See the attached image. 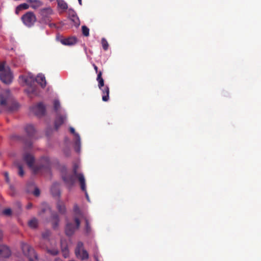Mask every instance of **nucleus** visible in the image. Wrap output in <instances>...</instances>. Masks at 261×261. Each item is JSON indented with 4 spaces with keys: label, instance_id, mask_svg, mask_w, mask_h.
Here are the masks:
<instances>
[{
    "label": "nucleus",
    "instance_id": "obj_38",
    "mask_svg": "<svg viewBox=\"0 0 261 261\" xmlns=\"http://www.w3.org/2000/svg\"><path fill=\"white\" fill-rule=\"evenodd\" d=\"M69 14L70 15H71L73 17V18L76 17L75 12L72 9L69 10Z\"/></svg>",
    "mask_w": 261,
    "mask_h": 261
},
{
    "label": "nucleus",
    "instance_id": "obj_50",
    "mask_svg": "<svg viewBox=\"0 0 261 261\" xmlns=\"http://www.w3.org/2000/svg\"><path fill=\"white\" fill-rule=\"evenodd\" d=\"M84 191V192H86V196L88 197V195H87L86 190V191Z\"/></svg>",
    "mask_w": 261,
    "mask_h": 261
},
{
    "label": "nucleus",
    "instance_id": "obj_30",
    "mask_svg": "<svg viewBox=\"0 0 261 261\" xmlns=\"http://www.w3.org/2000/svg\"><path fill=\"white\" fill-rule=\"evenodd\" d=\"M82 33L85 36H88L89 35V29L88 27L85 25H83L82 27Z\"/></svg>",
    "mask_w": 261,
    "mask_h": 261
},
{
    "label": "nucleus",
    "instance_id": "obj_46",
    "mask_svg": "<svg viewBox=\"0 0 261 261\" xmlns=\"http://www.w3.org/2000/svg\"><path fill=\"white\" fill-rule=\"evenodd\" d=\"M3 232L2 231H1V230L0 229V242L3 239Z\"/></svg>",
    "mask_w": 261,
    "mask_h": 261
},
{
    "label": "nucleus",
    "instance_id": "obj_1",
    "mask_svg": "<svg viewBox=\"0 0 261 261\" xmlns=\"http://www.w3.org/2000/svg\"><path fill=\"white\" fill-rule=\"evenodd\" d=\"M23 160L28 166L33 169L35 173L39 172L41 170L48 169L50 167V161L48 157L43 156L41 158L39 163L36 165H34V157L30 153H25L23 155Z\"/></svg>",
    "mask_w": 261,
    "mask_h": 261
},
{
    "label": "nucleus",
    "instance_id": "obj_9",
    "mask_svg": "<svg viewBox=\"0 0 261 261\" xmlns=\"http://www.w3.org/2000/svg\"><path fill=\"white\" fill-rule=\"evenodd\" d=\"M31 111L36 116L42 117L45 114L46 109L43 103L39 102L31 108Z\"/></svg>",
    "mask_w": 261,
    "mask_h": 261
},
{
    "label": "nucleus",
    "instance_id": "obj_31",
    "mask_svg": "<svg viewBox=\"0 0 261 261\" xmlns=\"http://www.w3.org/2000/svg\"><path fill=\"white\" fill-rule=\"evenodd\" d=\"M101 44L102 46V48L105 50H108L109 44L105 38H102L101 39Z\"/></svg>",
    "mask_w": 261,
    "mask_h": 261
},
{
    "label": "nucleus",
    "instance_id": "obj_51",
    "mask_svg": "<svg viewBox=\"0 0 261 261\" xmlns=\"http://www.w3.org/2000/svg\"><path fill=\"white\" fill-rule=\"evenodd\" d=\"M0 261H5V260L4 259H0Z\"/></svg>",
    "mask_w": 261,
    "mask_h": 261
},
{
    "label": "nucleus",
    "instance_id": "obj_36",
    "mask_svg": "<svg viewBox=\"0 0 261 261\" xmlns=\"http://www.w3.org/2000/svg\"><path fill=\"white\" fill-rule=\"evenodd\" d=\"M73 211L76 214L80 215L81 214V210L77 204L74 205Z\"/></svg>",
    "mask_w": 261,
    "mask_h": 261
},
{
    "label": "nucleus",
    "instance_id": "obj_5",
    "mask_svg": "<svg viewBox=\"0 0 261 261\" xmlns=\"http://www.w3.org/2000/svg\"><path fill=\"white\" fill-rule=\"evenodd\" d=\"M21 246L24 255L28 257L30 261H34L38 259L36 253L31 246L25 243H22Z\"/></svg>",
    "mask_w": 261,
    "mask_h": 261
},
{
    "label": "nucleus",
    "instance_id": "obj_19",
    "mask_svg": "<svg viewBox=\"0 0 261 261\" xmlns=\"http://www.w3.org/2000/svg\"><path fill=\"white\" fill-rule=\"evenodd\" d=\"M25 130L29 137H32L35 132L34 126L31 124L27 125L25 127Z\"/></svg>",
    "mask_w": 261,
    "mask_h": 261
},
{
    "label": "nucleus",
    "instance_id": "obj_27",
    "mask_svg": "<svg viewBox=\"0 0 261 261\" xmlns=\"http://www.w3.org/2000/svg\"><path fill=\"white\" fill-rule=\"evenodd\" d=\"M30 7V5H29L28 4L23 3L18 6L16 9V12L17 13L18 11H20L22 10H26L28 9Z\"/></svg>",
    "mask_w": 261,
    "mask_h": 261
},
{
    "label": "nucleus",
    "instance_id": "obj_34",
    "mask_svg": "<svg viewBox=\"0 0 261 261\" xmlns=\"http://www.w3.org/2000/svg\"><path fill=\"white\" fill-rule=\"evenodd\" d=\"M86 222V231L87 233H89L91 231V228L88 220L86 219L85 220Z\"/></svg>",
    "mask_w": 261,
    "mask_h": 261
},
{
    "label": "nucleus",
    "instance_id": "obj_13",
    "mask_svg": "<svg viewBox=\"0 0 261 261\" xmlns=\"http://www.w3.org/2000/svg\"><path fill=\"white\" fill-rule=\"evenodd\" d=\"M66 116L64 115H58L55 120V128L58 130L60 126L62 125L65 120Z\"/></svg>",
    "mask_w": 261,
    "mask_h": 261
},
{
    "label": "nucleus",
    "instance_id": "obj_40",
    "mask_svg": "<svg viewBox=\"0 0 261 261\" xmlns=\"http://www.w3.org/2000/svg\"><path fill=\"white\" fill-rule=\"evenodd\" d=\"M70 132L71 134H73L75 137H76V134H78L77 133H75V130L74 128L70 127L69 128Z\"/></svg>",
    "mask_w": 261,
    "mask_h": 261
},
{
    "label": "nucleus",
    "instance_id": "obj_37",
    "mask_svg": "<svg viewBox=\"0 0 261 261\" xmlns=\"http://www.w3.org/2000/svg\"><path fill=\"white\" fill-rule=\"evenodd\" d=\"M50 231L48 230H47L42 233V237L45 239H47L49 237V236H50Z\"/></svg>",
    "mask_w": 261,
    "mask_h": 261
},
{
    "label": "nucleus",
    "instance_id": "obj_25",
    "mask_svg": "<svg viewBox=\"0 0 261 261\" xmlns=\"http://www.w3.org/2000/svg\"><path fill=\"white\" fill-rule=\"evenodd\" d=\"M19 78L22 79V80L24 81V82L27 85H28L31 84L32 82H34V81H35L34 78L32 77L31 76L25 77V76L21 75V76H19Z\"/></svg>",
    "mask_w": 261,
    "mask_h": 261
},
{
    "label": "nucleus",
    "instance_id": "obj_22",
    "mask_svg": "<svg viewBox=\"0 0 261 261\" xmlns=\"http://www.w3.org/2000/svg\"><path fill=\"white\" fill-rule=\"evenodd\" d=\"M81 146V139L79 134H76L75 140V149L76 151L79 152Z\"/></svg>",
    "mask_w": 261,
    "mask_h": 261
},
{
    "label": "nucleus",
    "instance_id": "obj_28",
    "mask_svg": "<svg viewBox=\"0 0 261 261\" xmlns=\"http://www.w3.org/2000/svg\"><path fill=\"white\" fill-rule=\"evenodd\" d=\"M29 226L33 228H35L37 226L38 222L37 220L35 218H34L30 221H29Z\"/></svg>",
    "mask_w": 261,
    "mask_h": 261
},
{
    "label": "nucleus",
    "instance_id": "obj_20",
    "mask_svg": "<svg viewBox=\"0 0 261 261\" xmlns=\"http://www.w3.org/2000/svg\"><path fill=\"white\" fill-rule=\"evenodd\" d=\"M98 83V86L99 89H101L102 87H105L104 80L102 77V72L99 71L96 79Z\"/></svg>",
    "mask_w": 261,
    "mask_h": 261
},
{
    "label": "nucleus",
    "instance_id": "obj_39",
    "mask_svg": "<svg viewBox=\"0 0 261 261\" xmlns=\"http://www.w3.org/2000/svg\"><path fill=\"white\" fill-rule=\"evenodd\" d=\"M33 194L35 196H39L40 195V190L38 188H35L34 192H33Z\"/></svg>",
    "mask_w": 261,
    "mask_h": 261
},
{
    "label": "nucleus",
    "instance_id": "obj_4",
    "mask_svg": "<svg viewBox=\"0 0 261 261\" xmlns=\"http://www.w3.org/2000/svg\"><path fill=\"white\" fill-rule=\"evenodd\" d=\"M39 14L40 16V23L49 24L51 21V16L53 14V11L51 7H48L40 9Z\"/></svg>",
    "mask_w": 261,
    "mask_h": 261
},
{
    "label": "nucleus",
    "instance_id": "obj_17",
    "mask_svg": "<svg viewBox=\"0 0 261 261\" xmlns=\"http://www.w3.org/2000/svg\"><path fill=\"white\" fill-rule=\"evenodd\" d=\"M35 81L37 82L42 88H44L46 85V82L44 75L42 74H39L35 79Z\"/></svg>",
    "mask_w": 261,
    "mask_h": 261
},
{
    "label": "nucleus",
    "instance_id": "obj_8",
    "mask_svg": "<svg viewBox=\"0 0 261 261\" xmlns=\"http://www.w3.org/2000/svg\"><path fill=\"white\" fill-rule=\"evenodd\" d=\"M74 221L76 224V226H74L73 224L71 223H67L65 227V233L67 236H72L75 230L77 229L80 225L81 222L78 218L75 217L74 218Z\"/></svg>",
    "mask_w": 261,
    "mask_h": 261
},
{
    "label": "nucleus",
    "instance_id": "obj_10",
    "mask_svg": "<svg viewBox=\"0 0 261 261\" xmlns=\"http://www.w3.org/2000/svg\"><path fill=\"white\" fill-rule=\"evenodd\" d=\"M77 169L78 166L76 164L74 165L73 167V174L78 178L81 190L82 191H86V183L84 176L82 173H77Z\"/></svg>",
    "mask_w": 261,
    "mask_h": 261
},
{
    "label": "nucleus",
    "instance_id": "obj_44",
    "mask_svg": "<svg viewBox=\"0 0 261 261\" xmlns=\"http://www.w3.org/2000/svg\"><path fill=\"white\" fill-rule=\"evenodd\" d=\"M27 92L29 93V92H31V93H33L34 92V88H33V87H31L30 88V90H25Z\"/></svg>",
    "mask_w": 261,
    "mask_h": 261
},
{
    "label": "nucleus",
    "instance_id": "obj_3",
    "mask_svg": "<svg viewBox=\"0 0 261 261\" xmlns=\"http://www.w3.org/2000/svg\"><path fill=\"white\" fill-rule=\"evenodd\" d=\"M0 80L5 84H10L13 80V73L8 66H5L4 63H0Z\"/></svg>",
    "mask_w": 261,
    "mask_h": 261
},
{
    "label": "nucleus",
    "instance_id": "obj_24",
    "mask_svg": "<svg viewBox=\"0 0 261 261\" xmlns=\"http://www.w3.org/2000/svg\"><path fill=\"white\" fill-rule=\"evenodd\" d=\"M58 7L64 10H67L68 8L67 4L64 0H57Z\"/></svg>",
    "mask_w": 261,
    "mask_h": 261
},
{
    "label": "nucleus",
    "instance_id": "obj_15",
    "mask_svg": "<svg viewBox=\"0 0 261 261\" xmlns=\"http://www.w3.org/2000/svg\"><path fill=\"white\" fill-rule=\"evenodd\" d=\"M102 92V99L104 101H108L109 99L110 90L108 86H106L100 89Z\"/></svg>",
    "mask_w": 261,
    "mask_h": 261
},
{
    "label": "nucleus",
    "instance_id": "obj_23",
    "mask_svg": "<svg viewBox=\"0 0 261 261\" xmlns=\"http://www.w3.org/2000/svg\"><path fill=\"white\" fill-rule=\"evenodd\" d=\"M61 250L63 253V255L65 258H66L69 255V251L67 246L66 244L64 245V243L61 242Z\"/></svg>",
    "mask_w": 261,
    "mask_h": 261
},
{
    "label": "nucleus",
    "instance_id": "obj_26",
    "mask_svg": "<svg viewBox=\"0 0 261 261\" xmlns=\"http://www.w3.org/2000/svg\"><path fill=\"white\" fill-rule=\"evenodd\" d=\"M53 219V227L54 229H56L58 226V223L59 221V219L58 215L57 214H54L52 216Z\"/></svg>",
    "mask_w": 261,
    "mask_h": 261
},
{
    "label": "nucleus",
    "instance_id": "obj_12",
    "mask_svg": "<svg viewBox=\"0 0 261 261\" xmlns=\"http://www.w3.org/2000/svg\"><path fill=\"white\" fill-rule=\"evenodd\" d=\"M11 255L9 248L5 245H0V257L7 258Z\"/></svg>",
    "mask_w": 261,
    "mask_h": 261
},
{
    "label": "nucleus",
    "instance_id": "obj_18",
    "mask_svg": "<svg viewBox=\"0 0 261 261\" xmlns=\"http://www.w3.org/2000/svg\"><path fill=\"white\" fill-rule=\"evenodd\" d=\"M51 193L54 196H59L60 195V192L59 189V184L55 183L51 187Z\"/></svg>",
    "mask_w": 261,
    "mask_h": 261
},
{
    "label": "nucleus",
    "instance_id": "obj_45",
    "mask_svg": "<svg viewBox=\"0 0 261 261\" xmlns=\"http://www.w3.org/2000/svg\"><path fill=\"white\" fill-rule=\"evenodd\" d=\"M32 207V204L30 203L27 205V209H30Z\"/></svg>",
    "mask_w": 261,
    "mask_h": 261
},
{
    "label": "nucleus",
    "instance_id": "obj_11",
    "mask_svg": "<svg viewBox=\"0 0 261 261\" xmlns=\"http://www.w3.org/2000/svg\"><path fill=\"white\" fill-rule=\"evenodd\" d=\"M76 177L74 174L68 173L63 174L62 175L63 180L70 188L73 186Z\"/></svg>",
    "mask_w": 261,
    "mask_h": 261
},
{
    "label": "nucleus",
    "instance_id": "obj_7",
    "mask_svg": "<svg viewBox=\"0 0 261 261\" xmlns=\"http://www.w3.org/2000/svg\"><path fill=\"white\" fill-rule=\"evenodd\" d=\"M76 256L81 260L87 259L89 257V254L86 250L83 248L82 242H79L75 250Z\"/></svg>",
    "mask_w": 261,
    "mask_h": 261
},
{
    "label": "nucleus",
    "instance_id": "obj_47",
    "mask_svg": "<svg viewBox=\"0 0 261 261\" xmlns=\"http://www.w3.org/2000/svg\"><path fill=\"white\" fill-rule=\"evenodd\" d=\"M55 261H63L61 259L57 258L55 259Z\"/></svg>",
    "mask_w": 261,
    "mask_h": 261
},
{
    "label": "nucleus",
    "instance_id": "obj_42",
    "mask_svg": "<svg viewBox=\"0 0 261 261\" xmlns=\"http://www.w3.org/2000/svg\"><path fill=\"white\" fill-rule=\"evenodd\" d=\"M4 175H5V179H6V181L7 182H9V174H8V172H5L4 173Z\"/></svg>",
    "mask_w": 261,
    "mask_h": 261
},
{
    "label": "nucleus",
    "instance_id": "obj_41",
    "mask_svg": "<svg viewBox=\"0 0 261 261\" xmlns=\"http://www.w3.org/2000/svg\"><path fill=\"white\" fill-rule=\"evenodd\" d=\"M64 154L66 156H69V155L70 154V150L68 149H65L64 150Z\"/></svg>",
    "mask_w": 261,
    "mask_h": 261
},
{
    "label": "nucleus",
    "instance_id": "obj_33",
    "mask_svg": "<svg viewBox=\"0 0 261 261\" xmlns=\"http://www.w3.org/2000/svg\"><path fill=\"white\" fill-rule=\"evenodd\" d=\"M18 174L20 176H23L24 175V172L23 169V168L21 165L18 166Z\"/></svg>",
    "mask_w": 261,
    "mask_h": 261
},
{
    "label": "nucleus",
    "instance_id": "obj_6",
    "mask_svg": "<svg viewBox=\"0 0 261 261\" xmlns=\"http://www.w3.org/2000/svg\"><path fill=\"white\" fill-rule=\"evenodd\" d=\"M21 20L25 25L29 28L33 27L37 21L35 14L31 11H29L23 14L21 17Z\"/></svg>",
    "mask_w": 261,
    "mask_h": 261
},
{
    "label": "nucleus",
    "instance_id": "obj_29",
    "mask_svg": "<svg viewBox=\"0 0 261 261\" xmlns=\"http://www.w3.org/2000/svg\"><path fill=\"white\" fill-rule=\"evenodd\" d=\"M46 251L49 254H51V255H56L59 253V251L56 248H53V249H46Z\"/></svg>",
    "mask_w": 261,
    "mask_h": 261
},
{
    "label": "nucleus",
    "instance_id": "obj_14",
    "mask_svg": "<svg viewBox=\"0 0 261 261\" xmlns=\"http://www.w3.org/2000/svg\"><path fill=\"white\" fill-rule=\"evenodd\" d=\"M77 42V39L74 37H70L67 38H64L61 40V42L65 45H72Z\"/></svg>",
    "mask_w": 261,
    "mask_h": 261
},
{
    "label": "nucleus",
    "instance_id": "obj_21",
    "mask_svg": "<svg viewBox=\"0 0 261 261\" xmlns=\"http://www.w3.org/2000/svg\"><path fill=\"white\" fill-rule=\"evenodd\" d=\"M57 208L61 214H65L66 212V207L64 203L61 201H59L57 204Z\"/></svg>",
    "mask_w": 261,
    "mask_h": 261
},
{
    "label": "nucleus",
    "instance_id": "obj_49",
    "mask_svg": "<svg viewBox=\"0 0 261 261\" xmlns=\"http://www.w3.org/2000/svg\"><path fill=\"white\" fill-rule=\"evenodd\" d=\"M28 145L29 147H31L32 146V143L31 142H29L28 144Z\"/></svg>",
    "mask_w": 261,
    "mask_h": 261
},
{
    "label": "nucleus",
    "instance_id": "obj_2",
    "mask_svg": "<svg viewBox=\"0 0 261 261\" xmlns=\"http://www.w3.org/2000/svg\"><path fill=\"white\" fill-rule=\"evenodd\" d=\"M0 106L7 111H13L17 109L18 104L12 97L10 92L6 90L0 93Z\"/></svg>",
    "mask_w": 261,
    "mask_h": 261
},
{
    "label": "nucleus",
    "instance_id": "obj_48",
    "mask_svg": "<svg viewBox=\"0 0 261 261\" xmlns=\"http://www.w3.org/2000/svg\"><path fill=\"white\" fill-rule=\"evenodd\" d=\"M79 4L81 6L82 5V0H78Z\"/></svg>",
    "mask_w": 261,
    "mask_h": 261
},
{
    "label": "nucleus",
    "instance_id": "obj_16",
    "mask_svg": "<svg viewBox=\"0 0 261 261\" xmlns=\"http://www.w3.org/2000/svg\"><path fill=\"white\" fill-rule=\"evenodd\" d=\"M28 2L30 4V7L33 9H37L43 4L40 0H28Z\"/></svg>",
    "mask_w": 261,
    "mask_h": 261
},
{
    "label": "nucleus",
    "instance_id": "obj_43",
    "mask_svg": "<svg viewBox=\"0 0 261 261\" xmlns=\"http://www.w3.org/2000/svg\"><path fill=\"white\" fill-rule=\"evenodd\" d=\"M93 66L94 68L96 73L98 74V73L99 72V71H98V67L94 64H93Z\"/></svg>",
    "mask_w": 261,
    "mask_h": 261
},
{
    "label": "nucleus",
    "instance_id": "obj_35",
    "mask_svg": "<svg viewBox=\"0 0 261 261\" xmlns=\"http://www.w3.org/2000/svg\"><path fill=\"white\" fill-rule=\"evenodd\" d=\"M11 213L12 211L10 208H6L3 211V214L6 216H10Z\"/></svg>",
    "mask_w": 261,
    "mask_h": 261
},
{
    "label": "nucleus",
    "instance_id": "obj_32",
    "mask_svg": "<svg viewBox=\"0 0 261 261\" xmlns=\"http://www.w3.org/2000/svg\"><path fill=\"white\" fill-rule=\"evenodd\" d=\"M60 107V103L58 100H55L54 101V108L56 112H58Z\"/></svg>",
    "mask_w": 261,
    "mask_h": 261
}]
</instances>
